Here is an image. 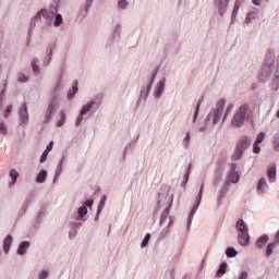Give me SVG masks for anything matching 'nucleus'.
<instances>
[{"instance_id":"412c9836","label":"nucleus","mask_w":279,"mask_h":279,"mask_svg":"<svg viewBox=\"0 0 279 279\" xmlns=\"http://www.w3.org/2000/svg\"><path fill=\"white\" fill-rule=\"evenodd\" d=\"M235 230H236V232H239V234H241V233L250 232V227L247 226L245 220L238 219V221L235 223Z\"/></svg>"},{"instance_id":"bb28decb","label":"nucleus","mask_w":279,"mask_h":279,"mask_svg":"<svg viewBox=\"0 0 279 279\" xmlns=\"http://www.w3.org/2000/svg\"><path fill=\"white\" fill-rule=\"evenodd\" d=\"M11 181L9 182V186L12 187L16 184V180H19V171L16 169H11L9 172Z\"/></svg>"},{"instance_id":"e433bc0d","label":"nucleus","mask_w":279,"mask_h":279,"mask_svg":"<svg viewBox=\"0 0 279 279\" xmlns=\"http://www.w3.org/2000/svg\"><path fill=\"white\" fill-rule=\"evenodd\" d=\"M49 269H41L37 274V279H49Z\"/></svg>"},{"instance_id":"c85d7f7f","label":"nucleus","mask_w":279,"mask_h":279,"mask_svg":"<svg viewBox=\"0 0 279 279\" xmlns=\"http://www.w3.org/2000/svg\"><path fill=\"white\" fill-rule=\"evenodd\" d=\"M228 269V263L226 262H221L220 265H219V268L216 272V277L217 278H222L223 275L226 274V270Z\"/></svg>"},{"instance_id":"bf43d9fd","label":"nucleus","mask_w":279,"mask_h":279,"mask_svg":"<svg viewBox=\"0 0 279 279\" xmlns=\"http://www.w3.org/2000/svg\"><path fill=\"white\" fill-rule=\"evenodd\" d=\"M81 14L82 16H86V14H88V7H86L85 9L81 10Z\"/></svg>"},{"instance_id":"a211bd4d","label":"nucleus","mask_w":279,"mask_h":279,"mask_svg":"<svg viewBox=\"0 0 279 279\" xmlns=\"http://www.w3.org/2000/svg\"><path fill=\"white\" fill-rule=\"evenodd\" d=\"M241 5H243V0H235L233 11L231 14V22H230L231 25H234V23L239 21L236 16H239V11L241 10Z\"/></svg>"},{"instance_id":"5701e85b","label":"nucleus","mask_w":279,"mask_h":279,"mask_svg":"<svg viewBox=\"0 0 279 279\" xmlns=\"http://www.w3.org/2000/svg\"><path fill=\"white\" fill-rule=\"evenodd\" d=\"M47 175H49V173L47 172V170H40L36 177V183L37 184H45V182H47Z\"/></svg>"},{"instance_id":"393cba45","label":"nucleus","mask_w":279,"mask_h":279,"mask_svg":"<svg viewBox=\"0 0 279 279\" xmlns=\"http://www.w3.org/2000/svg\"><path fill=\"white\" fill-rule=\"evenodd\" d=\"M154 82H150V84H148L146 87H143L140 92V98L141 99H147V97H149V92L151 90V86H153Z\"/></svg>"},{"instance_id":"b1692460","label":"nucleus","mask_w":279,"mask_h":279,"mask_svg":"<svg viewBox=\"0 0 279 279\" xmlns=\"http://www.w3.org/2000/svg\"><path fill=\"white\" fill-rule=\"evenodd\" d=\"M27 250H29V242L24 241L20 244L16 254H19V256H25V254H27Z\"/></svg>"},{"instance_id":"4468645a","label":"nucleus","mask_w":279,"mask_h":279,"mask_svg":"<svg viewBox=\"0 0 279 279\" xmlns=\"http://www.w3.org/2000/svg\"><path fill=\"white\" fill-rule=\"evenodd\" d=\"M56 49V44H49L46 48V53L43 58V65L49 66L51 64V58H53V50Z\"/></svg>"},{"instance_id":"f03ea898","label":"nucleus","mask_w":279,"mask_h":279,"mask_svg":"<svg viewBox=\"0 0 279 279\" xmlns=\"http://www.w3.org/2000/svg\"><path fill=\"white\" fill-rule=\"evenodd\" d=\"M271 73H274L271 88L272 90H278L279 88V62L276 60V53L274 51L267 52L264 65L259 71L257 77L259 82H269L271 77Z\"/></svg>"},{"instance_id":"37998d69","label":"nucleus","mask_w":279,"mask_h":279,"mask_svg":"<svg viewBox=\"0 0 279 279\" xmlns=\"http://www.w3.org/2000/svg\"><path fill=\"white\" fill-rule=\"evenodd\" d=\"M106 206V196H102L98 204V215H101V211L104 210V207Z\"/></svg>"},{"instance_id":"ea45409f","label":"nucleus","mask_w":279,"mask_h":279,"mask_svg":"<svg viewBox=\"0 0 279 279\" xmlns=\"http://www.w3.org/2000/svg\"><path fill=\"white\" fill-rule=\"evenodd\" d=\"M202 104L198 101L195 106L194 113H193V123L197 122V117H199V108Z\"/></svg>"},{"instance_id":"864d4df0","label":"nucleus","mask_w":279,"mask_h":279,"mask_svg":"<svg viewBox=\"0 0 279 279\" xmlns=\"http://www.w3.org/2000/svg\"><path fill=\"white\" fill-rule=\"evenodd\" d=\"M28 80H29V77H28L27 75H25V74H23V73H20V74H19V81H20V82L25 83V82H27Z\"/></svg>"},{"instance_id":"a19ab883","label":"nucleus","mask_w":279,"mask_h":279,"mask_svg":"<svg viewBox=\"0 0 279 279\" xmlns=\"http://www.w3.org/2000/svg\"><path fill=\"white\" fill-rule=\"evenodd\" d=\"M190 144H191V133L186 132L183 137L182 145L186 149V147H189Z\"/></svg>"},{"instance_id":"7ed1b4c3","label":"nucleus","mask_w":279,"mask_h":279,"mask_svg":"<svg viewBox=\"0 0 279 279\" xmlns=\"http://www.w3.org/2000/svg\"><path fill=\"white\" fill-rule=\"evenodd\" d=\"M252 119V111L250 110V105H241L234 112L231 125L233 128H243L245 121Z\"/></svg>"},{"instance_id":"4c0bfd02","label":"nucleus","mask_w":279,"mask_h":279,"mask_svg":"<svg viewBox=\"0 0 279 279\" xmlns=\"http://www.w3.org/2000/svg\"><path fill=\"white\" fill-rule=\"evenodd\" d=\"M0 134L8 136V124L3 120H0Z\"/></svg>"},{"instance_id":"c9c22d12","label":"nucleus","mask_w":279,"mask_h":279,"mask_svg":"<svg viewBox=\"0 0 279 279\" xmlns=\"http://www.w3.org/2000/svg\"><path fill=\"white\" fill-rule=\"evenodd\" d=\"M31 66L34 73H40V66L38 65V58H34L31 62Z\"/></svg>"},{"instance_id":"0e129e2a","label":"nucleus","mask_w":279,"mask_h":279,"mask_svg":"<svg viewBox=\"0 0 279 279\" xmlns=\"http://www.w3.org/2000/svg\"><path fill=\"white\" fill-rule=\"evenodd\" d=\"M2 108H3V102H1V100H0V111Z\"/></svg>"},{"instance_id":"1a4fd4ad","label":"nucleus","mask_w":279,"mask_h":279,"mask_svg":"<svg viewBox=\"0 0 279 279\" xmlns=\"http://www.w3.org/2000/svg\"><path fill=\"white\" fill-rule=\"evenodd\" d=\"M167 86V76H161L154 86L153 97L155 99H160L162 94L165 93V88Z\"/></svg>"},{"instance_id":"5fc2aeb1","label":"nucleus","mask_w":279,"mask_h":279,"mask_svg":"<svg viewBox=\"0 0 279 279\" xmlns=\"http://www.w3.org/2000/svg\"><path fill=\"white\" fill-rule=\"evenodd\" d=\"M256 142L253 144V154H260V146Z\"/></svg>"},{"instance_id":"f704fd0d","label":"nucleus","mask_w":279,"mask_h":279,"mask_svg":"<svg viewBox=\"0 0 279 279\" xmlns=\"http://www.w3.org/2000/svg\"><path fill=\"white\" fill-rule=\"evenodd\" d=\"M150 239H151V234L150 233H146L144 239L141 242L142 250H145V247H147V245H149Z\"/></svg>"},{"instance_id":"9d476101","label":"nucleus","mask_w":279,"mask_h":279,"mask_svg":"<svg viewBox=\"0 0 279 279\" xmlns=\"http://www.w3.org/2000/svg\"><path fill=\"white\" fill-rule=\"evenodd\" d=\"M94 201L87 199L83 203V206H81L77 209V221H86V215H88V208H93Z\"/></svg>"},{"instance_id":"13d9d810","label":"nucleus","mask_w":279,"mask_h":279,"mask_svg":"<svg viewBox=\"0 0 279 279\" xmlns=\"http://www.w3.org/2000/svg\"><path fill=\"white\" fill-rule=\"evenodd\" d=\"M274 144L279 147V134L274 137Z\"/></svg>"},{"instance_id":"79ce46f5","label":"nucleus","mask_w":279,"mask_h":279,"mask_svg":"<svg viewBox=\"0 0 279 279\" xmlns=\"http://www.w3.org/2000/svg\"><path fill=\"white\" fill-rule=\"evenodd\" d=\"M275 250H276V243L268 244L267 250H266V256H271V254H274Z\"/></svg>"},{"instance_id":"4be33fe9","label":"nucleus","mask_w":279,"mask_h":279,"mask_svg":"<svg viewBox=\"0 0 279 279\" xmlns=\"http://www.w3.org/2000/svg\"><path fill=\"white\" fill-rule=\"evenodd\" d=\"M252 145V138L251 137H242L240 142L236 144V148L245 151L250 146Z\"/></svg>"},{"instance_id":"72a5a7b5","label":"nucleus","mask_w":279,"mask_h":279,"mask_svg":"<svg viewBox=\"0 0 279 279\" xmlns=\"http://www.w3.org/2000/svg\"><path fill=\"white\" fill-rule=\"evenodd\" d=\"M243 150H241L240 148H238L235 146L234 153L232 154V160H241V158H243Z\"/></svg>"},{"instance_id":"dca6fc26","label":"nucleus","mask_w":279,"mask_h":279,"mask_svg":"<svg viewBox=\"0 0 279 279\" xmlns=\"http://www.w3.org/2000/svg\"><path fill=\"white\" fill-rule=\"evenodd\" d=\"M64 162H66V156H62L57 165L56 171H54V178L52 180L53 184L58 181V178L62 175V171L64 169Z\"/></svg>"},{"instance_id":"423d86ee","label":"nucleus","mask_w":279,"mask_h":279,"mask_svg":"<svg viewBox=\"0 0 279 279\" xmlns=\"http://www.w3.org/2000/svg\"><path fill=\"white\" fill-rule=\"evenodd\" d=\"M53 11L41 9L31 19V27H36V23H40L43 20L45 25L49 27L51 26V23H53Z\"/></svg>"},{"instance_id":"f3484780","label":"nucleus","mask_w":279,"mask_h":279,"mask_svg":"<svg viewBox=\"0 0 279 279\" xmlns=\"http://www.w3.org/2000/svg\"><path fill=\"white\" fill-rule=\"evenodd\" d=\"M238 243L242 247H250V243H251L250 231L244 233H238Z\"/></svg>"},{"instance_id":"3c124183","label":"nucleus","mask_w":279,"mask_h":279,"mask_svg":"<svg viewBox=\"0 0 279 279\" xmlns=\"http://www.w3.org/2000/svg\"><path fill=\"white\" fill-rule=\"evenodd\" d=\"M47 156H49V151L48 150H44L40 159H39V162L43 165L44 162L47 161Z\"/></svg>"},{"instance_id":"58836bf2","label":"nucleus","mask_w":279,"mask_h":279,"mask_svg":"<svg viewBox=\"0 0 279 279\" xmlns=\"http://www.w3.org/2000/svg\"><path fill=\"white\" fill-rule=\"evenodd\" d=\"M226 254H227L228 258H234V256H236V254H239V252H236L235 247H228L226 250Z\"/></svg>"},{"instance_id":"0eeeda50","label":"nucleus","mask_w":279,"mask_h":279,"mask_svg":"<svg viewBox=\"0 0 279 279\" xmlns=\"http://www.w3.org/2000/svg\"><path fill=\"white\" fill-rule=\"evenodd\" d=\"M204 195V184L201 185V189L196 195L194 205L190 211V215L187 217V221H186V230L189 232V230H191V223H193V217H195V213H197L198 208H199V204H202V197Z\"/></svg>"},{"instance_id":"2eb2a0df","label":"nucleus","mask_w":279,"mask_h":279,"mask_svg":"<svg viewBox=\"0 0 279 279\" xmlns=\"http://www.w3.org/2000/svg\"><path fill=\"white\" fill-rule=\"evenodd\" d=\"M267 191H269V183L267 182V178L262 177L256 185L257 195H266Z\"/></svg>"},{"instance_id":"f257e3e1","label":"nucleus","mask_w":279,"mask_h":279,"mask_svg":"<svg viewBox=\"0 0 279 279\" xmlns=\"http://www.w3.org/2000/svg\"><path fill=\"white\" fill-rule=\"evenodd\" d=\"M158 205L160 208H165L160 218V226H165L161 230V236H167L171 226H173V218L169 216V208L173 206V190L171 187L165 186L159 191Z\"/></svg>"},{"instance_id":"de8ad7c7","label":"nucleus","mask_w":279,"mask_h":279,"mask_svg":"<svg viewBox=\"0 0 279 279\" xmlns=\"http://www.w3.org/2000/svg\"><path fill=\"white\" fill-rule=\"evenodd\" d=\"M208 123H210V121H208V118H207L206 121L199 125L198 132H206V130H208Z\"/></svg>"},{"instance_id":"7c9ffc66","label":"nucleus","mask_w":279,"mask_h":279,"mask_svg":"<svg viewBox=\"0 0 279 279\" xmlns=\"http://www.w3.org/2000/svg\"><path fill=\"white\" fill-rule=\"evenodd\" d=\"M78 90L80 88L77 87V85L72 86V88L69 89L66 94L68 101H71V99H75V96L77 95Z\"/></svg>"},{"instance_id":"2f4dec72","label":"nucleus","mask_w":279,"mask_h":279,"mask_svg":"<svg viewBox=\"0 0 279 279\" xmlns=\"http://www.w3.org/2000/svg\"><path fill=\"white\" fill-rule=\"evenodd\" d=\"M58 108H60V105L58 104V101L57 100H51L49 106H48L49 114H53V112H56V110H58Z\"/></svg>"},{"instance_id":"052dcab7","label":"nucleus","mask_w":279,"mask_h":279,"mask_svg":"<svg viewBox=\"0 0 279 279\" xmlns=\"http://www.w3.org/2000/svg\"><path fill=\"white\" fill-rule=\"evenodd\" d=\"M276 242L279 243V231H278V233L276 235Z\"/></svg>"},{"instance_id":"a878e982","label":"nucleus","mask_w":279,"mask_h":279,"mask_svg":"<svg viewBox=\"0 0 279 279\" xmlns=\"http://www.w3.org/2000/svg\"><path fill=\"white\" fill-rule=\"evenodd\" d=\"M53 17H52L51 25H53V27H62V25L64 23V19L62 17V14L58 13V14L53 15Z\"/></svg>"},{"instance_id":"f8f14e48","label":"nucleus","mask_w":279,"mask_h":279,"mask_svg":"<svg viewBox=\"0 0 279 279\" xmlns=\"http://www.w3.org/2000/svg\"><path fill=\"white\" fill-rule=\"evenodd\" d=\"M214 5L219 16H223L228 12V8H230V0H214Z\"/></svg>"},{"instance_id":"6e6d98bb","label":"nucleus","mask_w":279,"mask_h":279,"mask_svg":"<svg viewBox=\"0 0 279 279\" xmlns=\"http://www.w3.org/2000/svg\"><path fill=\"white\" fill-rule=\"evenodd\" d=\"M187 182H189V172L185 173L184 180L182 181L181 186L184 189L186 186Z\"/></svg>"},{"instance_id":"20e7f679","label":"nucleus","mask_w":279,"mask_h":279,"mask_svg":"<svg viewBox=\"0 0 279 279\" xmlns=\"http://www.w3.org/2000/svg\"><path fill=\"white\" fill-rule=\"evenodd\" d=\"M99 106H101V104L95 99L88 100L87 102H85L81 110L80 113L76 118L75 121V126L80 128V125H82V122L84 121V118L92 112V114H95V112H97V110H99Z\"/></svg>"},{"instance_id":"39448f33","label":"nucleus","mask_w":279,"mask_h":279,"mask_svg":"<svg viewBox=\"0 0 279 279\" xmlns=\"http://www.w3.org/2000/svg\"><path fill=\"white\" fill-rule=\"evenodd\" d=\"M225 108L226 100H218L216 108L208 113L207 121H210L213 125H217V123H223L227 119L226 114L223 113Z\"/></svg>"},{"instance_id":"09e8293b","label":"nucleus","mask_w":279,"mask_h":279,"mask_svg":"<svg viewBox=\"0 0 279 279\" xmlns=\"http://www.w3.org/2000/svg\"><path fill=\"white\" fill-rule=\"evenodd\" d=\"M250 278V274L247 272V270H241L238 275V279H247Z\"/></svg>"},{"instance_id":"ddd939ff","label":"nucleus","mask_w":279,"mask_h":279,"mask_svg":"<svg viewBox=\"0 0 279 279\" xmlns=\"http://www.w3.org/2000/svg\"><path fill=\"white\" fill-rule=\"evenodd\" d=\"M266 171L270 184H274V182L278 180V165H276V162L268 165Z\"/></svg>"},{"instance_id":"680f3d73","label":"nucleus","mask_w":279,"mask_h":279,"mask_svg":"<svg viewBox=\"0 0 279 279\" xmlns=\"http://www.w3.org/2000/svg\"><path fill=\"white\" fill-rule=\"evenodd\" d=\"M96 221H97V219H99V210H97V216H96Z\"/></svg>"},{"instance_id":"e2e57ef3","label":"nucleus","mask_w":279,"mask_h":279,"mask_svg":"<svg viewBox=\"0 0 279 279\" xmlns=\"http://www.w3.org/2000/svg\"><path fill=\"white\" fill-rule=\"evenodd\" d=\"M116 28L121 29V25L120 24L116 25Z\"/></svg>"},{"instance_id":"473e14b6","label":"nucleus","mask_w":279,"mask_h":279,"mask_svg":"<svg viewBox=\"0 0 279 279\" xmlns=\"http://www.w3.org/2000/svg\"><path fill=\"white\" fill-rule=\"evenodd\" d=\"M59 114H60V120H58L57 122V128H62V125L66 123V113L64 112V110H61Z\"/></svg>"},{"instance_id":"9b49d317","label":"nucleus","mask_w":279,"mask_h":279,"mask_svg":"<svg viewBox=\"0 0 279 279\" xmlns=\"http://www.w3.org/2000/svg\"><path fill=\"white\" fill-rule=\"evenodd\" d=\"M20 124L27 125L29 123V111L27 110V102H22L19 108Z\"/></svg>"},{"instance_id":"4d7b16f0","label":"nucleus","mask_w":279,"mask_h":279,"mask_svg":"<svg viewBox=\"0 0 279 279\" xmlns=\"http://www.w3.org/2000/svg\"><path fill=\"white\" fill-rule=\"evenodd\" d=\"M53 149V141H51L50 143H48L47 147H46V151L50 153Z\"/></svg>"},{"instance_id":"6ab92c4d","label":"nucleus","mask_w":279,"mask_h":279,"mask_svg":"<svg viewBox=\"0 0 279 279\" xmlns=\"http://www.w3.org/2000/svg\"><path fill=\"white\" fill-rule=\"evenodd\" d=\"M258 14H260V11L257 8H253L248 11L244 20L245 25H250L253 21H256L258 19Z\"/></svg>"},{"instance_id":"8fccbe9b","label":"nucleus","mask_w":279,"mask_h":279,"mask_svg":"<svg viewBox=\"0 0 279 279\" xmlns=\"http://www.w3.org/2000/svg\"><path fill=\"white\" fill-rule=\"evenodd\" d=\"M253 5H257L258 8L263 5V3H269V0H252Z\"/></svg>"},{"instance_id":"aec40b11","label":"nucleus","mask_w":279,"mask_h":279,"mask_svg":"<svg viewBox=\"0 0 279 279\" xmlns=\"http://www.w3.org/2000/svg\"><path fill=\"white\" fill-rule=\"evenodd\" d=\"M12 243H14V238H12V234H8L3 239L2 250L4 254H10V250H12Z\"/></svg>"},{"instance_id":"69168bd1","label":"nucleus","mask_w":279,"mask_h":279,"mask_svg":"<svg viewBox=\"0 0 279 279\" xmlns=\"http://www.w3.org/2000/svg\"><path fill=\"white\" fill-rule=\"evenodd\" d=\"M70 236H75V231L70 233Z\"/></svg>"},{"instance_id":"6e6552de","label":"nucleus","mask_w":279,"mask_h":279,"mask_svg":"<svg viewBox=\"0 0 279 279\" xmlns=\"http://www.w3.org/2000/svg\"><path fill=\"white\" fill-rule=\"evenodd\" d=\"M229 172L227 174V184H239L241 182V174L236 171L239 165L231 162L229 165Z\"/></svg>"},{"instance_id":"a18cd8bd","label":"nucleus","mask_w":279,"mask_h":279,"mask_svg":"<svg viewBox=\"0 0 279 279\" xmlns=\"http://www.w3.org/2000/svg\"><path fill=\"white\" fill-rule=\"evenodd\" d=\"M14 107H12V105H9L5 107L4 111H3V117L4 119H8V117H10V114L12 113Z\"/></svg>"},{"instance_id":"cd10ccee","label":"nucleus","mask_w":279,"mask_h":279,"mask_svg":"<svg viewBox=\"0 0 279 279\" xmlns=\"http://www.w3.org/2000/svg\"><path fill=\"white\" fill-rule=\"evenodd\" d=\"M267 241H269V235L267 234H263L262 236H259L256 241V245L259 250H263V247H265V245H267Z\"/></svg>"},{"instance_id":"c03bdc74","label":"nucleus","mask_w":279,"mask_h":279,"mask_svg":"<svg viewBox=\"0 0 279 279\" xmlns=\"http://www.w3.org/2000/svg\"><path fill=\"white\" fill-rule=\"evenodd\" d=\"M234 110V104L230 102L226 107L225 117L228 119V114H230Z\"/></svg>"},{"instance_id":"c756f323","label":"nucleus","mask_w":279,"mask_h":279,"mask_svg":"<svg viewBox=\"0 0 279 279\" xmlns=\"http://www.w3.org/2000/svg\"><path fill=\"white\" fill-rule=\"evenodd\" d=\"M130 5V0H118V10H121V12H125V10H129Z\"/></svg>"},{"instance_id":"49530a36","label":"nucleus","mask_w":279,"mask_h":279,"mask_svg":"<svg viewBox=\"0 0 279 279\" xmlns=\"http://www.w3.org/2000/svg\"><path fill=\"white\" fill-rule=\"evenodd\" d=\"M226 193H228V190L222 189L218 192V204H221V199L226 197Z\"/></svg>"},{"instance_id":"603ef678","label":"nucleus","mask_w":279,"mask_h":279,"mask_svg":"<svg viewBox=\"0 0 279 279\" xmlns=\"http://www.w3.org/2000/svg\"><path fill=\"white\" fill-rule=\"evenodd\" d=\"M263 141H265V133L262 132L257 135L255 143L260 145V143H263Z\"/></svg>"}]
</instances>
